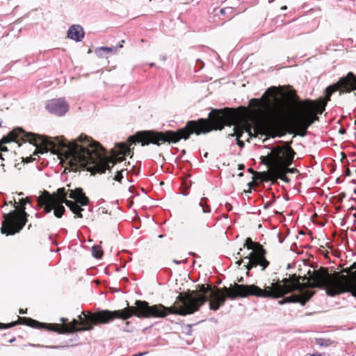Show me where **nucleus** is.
<instances>
[{
	"label": "nucleus",
	"instance_id": "nucleus-32",
	"mask_svg": "<svg viewBox=\"0 0 356 356\" xmlns=\"http://www.w3.org/2000/svg\"><path fill=\"white\" fill-rule=\"evenodd\" d=\"M149 65H150V67H153L154 65V63H150Z\"/></svg>",
	"mask_w": 356,
	"mask_h": 356
},
{
	"label": "nucleus",
	"instance_id": "nucleus-5",
	"mask_svg": "<svg viewBox=\"0 0 356 356\" xmlns=\"http://www.w3.org/2000/svg\"><path fill=\"white\" fill-rule=\"evenodd\" d=\"M15 209L11 211L8 213H3L1 232L3 234L14 235L19 232L27 222L29 214L26 212L25 206L30 202L27 198H21L17 202L16 200H13Z\"/></svg>",
	"mask_w": 356,
	"mask_h": 356
},
{
	"label": "nucleus",
	"instance_id": "nucleus-34",
	"mask_svg": "<svg viewBox=\"0 0 356 356\" xmlns=\"http://www.w3.org/2000/svg\"><path fill=\"white\" fill-rule=\"evenodd\" d=\"M208 155V153H205L204 156L207 157Z\"/></svg>",
	"mask_w": 356,
	"mask_h": 356
},
{
	"label": "nucleus",
	"instance_id": "nucleus-26",
	"mask_svg": "<svg viewBox=\"0 0 356 356\" xmlns=\"http://www.w3.org/2000/svg\"><path fill=\"white\" fill-rule=\"evenodd\" d=\"M220 12L221 14L224 15L225 13V9L222 8L220 10Z\"/></svg>",
	"mask_w": 356,
	"mask_h": 356
},
{
	"label": "nucleus",
	"instance_id": "nucleus-16",
	"mask_svg": "<svg viewBox=\"0 0 356 356\" xmlns=\"http://www.w3.org/2000/svg\"><path fill=\"white\" fill-rule=\"evenodd\" d=\"M17 324V322H14L8 324H3L0 323V329H8L10 328Z\"/></svg>",
	"mask_w": 356,
	"mask_h": 356
},
{
	"label": "nucleus",
	"instance_id": "nucleus-21",
	"mask_svg": "<svg viewBox=\"0 0 356 356\" xmlns=\"http://www.w3.org/2000/svg\"><path fill=\"white\" fill-rule=\"evenodd\" d=\"M312 356H327V355H326L325 353H314L312 355Z\"/></svg>",
	"mask_w": 356,
	"mask_h": 356
},
{
	"label": "nucleus",
	"instance_id": "nucleus-38",
	"mask_svg": "<svg viewBox=\"0 0 356 356\" xmlns=\"http://www.w3.org/2000/svg\"><path fill=\"white\" fill-rule=\"evenodd\" d=\"M355 172H356V170H355Z\"/></svg>",
	"mask_w": 356,
	"mask_h": 356
},
{
	"label": "nucleus",
	"instance_id": "nucleus-25",
	"mask_svg": "<svg viewBox=\"0 0 356 356\" xmlns=\"http://www.w3.org/2000/svg\"><path fill=\"white\" fill-rule=\"evenodd\" d=\"M244 168V165L243 164L238 165V170H243Z\"/></svg>",
	"mask_w": 356,
	"mask_h": 356
},
{
	"label": "nucleus",
	"instance_id": "nucleus-31",
	"mask_svg": "<svg viewBox=\"0 0 356 356\" xmlns=\"http://www.w3.org/2000/svg\"><path fill=\"white\" fill-rule=\"evenodd\" d=\"M346 173H347V175H350V170H349V169H348V170H347Z\"/></svg>",
	"mask_w": 356,
	"mask_h": 356
},
{
	"label": "nucleus",
	"instance_id": "nucleus-7",
	"mask_svg": "<svg viewBox=\"0 0 356 356\" xmlns=\"http://www.w3.org/2000/svg\"><path fill=\"white\" fill-rule=\"evenodd\" d=\"M248 250H252L250 254L244 257L247 260V264L244 266L247 269V275L249 270L258 266L261 267V270H265L269 265V262L265 258L266 250L258 243H254L250 238H247L243 245Z\"/></svg>",
	"mask_w": 356,
	"mask_h": 356
},
{
	"label": "nucleus",
	"instance_id": "nucleus-12",
	"mask_svg": "<svg viewBox=\"0 0 356 356\" xmlns=\"http://www.w3.org/2000/svg\"><path fill=\"white\" fill-rule=\"evenodd\" d=\"M207 198L203 197L200 199V201L198 204V207L202 209V211L204 213H209L211 212V207L207 204Z\"/></svg>",
	"mask_w": 356,
	"mask_h": 356
},
{
	"label": "nucleus",
	"instance_id": "nucleus-33",
	"mask_svg": "<svg viewBox=\"0 0 356 356\" xmlns=\"http://www.w3.org/2000/svg\"><path fill=\"white\" fill-rule=\"evenodd\" d=\"M243 174L242 172H241V173L238 175V176H243Z\"/></svg>",
	"mask_w": 356,
	"mask_h": 356
},
{
	"label": "nucleus",
	"instance_id": "nucleus-30",
	"mask_svg": "<svg viewBox=\"0 0 356 356\" xmlns=\"http://www.w3.org/2000/svg\"><path fill=\"white\" fill-rule=\"evenodd\" d=\"M174 262L176 263V264H180L181 263V261H177V260H174Z\"/></svg>",
	"mask_w": 356,
	"mask_h": 356
},
{
	"label": "nucleus",
	"instance_id": "nucleus-6",
	"mask_svg": "<svg viewBox=\"0 0 356 356\" xmlns=\"http://www.w3.org/2000/svg\"><path fill=\"white\" fill-rule=\"evenodd\" d=\"M326 103L308 101L305 107L296 115L293 118L295 124L300 129L305 131L313 122L318 120L315 115L321 114L325 110Z\"/></svg>",
	"mask_w": 356,
	"mask_h": 356
},
{
	"label": "nucleus",
	"instance_id": "nucleus-14",
	"mask_svg": "<svg viewBox=\"0 0 356 356\" xmlns=\"http://www.w3.org/2000/svg\"><path fill=\"white\" fill-rule=\"evenodd\" d=\"M234 133L229 134V136L232 137V136H236L238 145H239L240 147H243L244 143L242 140H239V138L241 137V134L238 133V127L236 126H234Z\"/></svg>",
	"mask_w": 356,
	"mask_h": 356
},
{
	"label": "nucleus",
	"instance_id": "nucleus-20",
	"mask_svg": "<svg viewBox=\"0 0 356 356\" xmlns=\"http://www.w3.org/2000/svg\"><path fill=\"white\" fill-rule=\"evenodd\" d=\"M236 127H238V133L239 134H241L243 133V129H246V131H250V129H247V127H246V124H243V125H236Z\"/></svg>",
	"mask_w": 356,
	"mask_h": 356
},
{
	"label": "nucleus",
	"instance_id": "nucleus-10",
	"mask_svg": "<svg viewBox=\"0 0 356 356\" xmlns=\"http://www.w3.org/2000/svg\"><path fill=\"white\" fill-rule=\"evenodd\" d=\"M67 37L76 42L81 41L84 37V31L80 25H72L67 31Z\"/></svg>",
	"mask_w": 356,
	"mask_h": 356
},
{
	"label": "nucleus",
	"instance_id": "nucleus-24",
	"mask_svg": "<svg viewBox=\"0 0 356 356\" xmlns=\"http://www.w3.org/2000/svg\"><path fill=\"white\" fill-rule=\"evenodd\" d=\"M60 321L63 323H66V322L67 321V318H60Z\"/></svg>",
	"mask_w": 356,
	"mask_h": 356
},
{
	"label": "nucleus",
	"instance_id": "nucleus-9",
	"mask_svg": "<svg viewBox=\"0 0 356 356\" xmlns=\"http://www.w3.org/2000/svg\"><path fill=\"white\" fill-rule=\"evenodd\" d=\"M46 108L49 112L60 116L63 115L69 109L64 99H51L47 102Z\"/></svg>",
	"mask_w": 356,
	"mask_h": 356
},
{
	"label": "nucleus",
	"instance_id": "nucleus-23",
	"mask_svg": "<svg viewBox=\"0 0 356 356\" xmlns=\"http://www.w3.org/2000/svg\"><path fill=\"white\" fill-rule=\"evenodd\" d=\"M0 150L1 151H7L8 149H7L6 147H5V146L3 147V146L1 145L0 146Z\"/></svg>",
	"mask_w": 356,
	"mask_h": 356
},
{
	"label": "nucleus",
	"instance_id": "nucleus-27",
	"mask_svg": "<svg viewBox=\"0 0 356 356\" xmlns=\"http://www.w3.org/2000/svg\"><path fill=\"white\" fill-rule=\"evenodd\" d=\"M15 341V338H13V339H10V340H9V342H10V343H13V341Z\"/></svg>",
	"mask_w": 356,
	"mask_h": 356
},
{
	"label": "nucleus",
	"instance_id": "nucleus-4",
	"mask_svg": "<svg viewBox=\"0 0 356 356\" xmlns=\"http://www.w3.org/2000/svg\"><path fill=\"white\" fill-rule=\"evenodd\" d=\"M291 143H286L283 146H275L270 151L261 157V163L270 168L268 172L269 179H280L286 182L289 179L286 176V173H294L296 168H289L292 164L296 152L291 147Z\"/></svg>",
	"mask_w": 356,
	"mask_h": 356
},
{
	"label": "nucleus",
	"instance_id": "nucleus-28",
	"mask_svg": "<svg viewBox=\"0 0 356 356\" xmlns=\"http://www.w3.org/2000/svg\"><path fill=\"white\" fill-rule=\"evenodd\" d=\"M161 59H162L163 60H166V56H162V57H161Z\"/></svg>",
	"mask_w": 356,
	"mask_h": 356
},
{
	"label": "nucleus",
	"instance_id": "nucleus-35",
	"mask_svg": "<svg viewBox=\"0 0 356 356\" xmlns=\"http://www.w3.org/2000/svg\"><path fill=\"white\" fill-rule=\"evenodd\" d=\"M286 6H284V7L282 8V9H286Z\"/></svg>",
	"mask_w": 356,
	"mask_h": 356
},
{
	"label": "nucleus",
	"instance_id": "nucleus-18",
	"mask_svg": "<svg viewBox=\"0 0 356 356\" xmlns=\"http://www.w3.org/2000/svg\"><path fill=\"white\" fill-rule=\"evenodd\" d=\"M29 346H33V347H44L43 346H41L40 344H33V343H29ZM44 347L47 348H53V349H57V348H60V346H47Z\"/></svg>",
	"mask_w": 356,
	"mask_h": 356
},
{
	"label": "nucleus",
	"instance_id": "nucleus-13",
	"mask_svg": "<svg viewBox=\"0 0 356 356\" xmlns=\"http://www.w3.org/2000/svg\"><path fill=\"white\" fill-rule=\"evenodd\" d=\"M92 256L96 259H100L103 254V251L100 246L94 245L92 248Z\"/></svg>",
	"mask_w": 356,
	"mask_h": 356
},
{
	"label": "nucleus",
	"instance_id": "nucleus-2",
	"mask_svg": "<svg viewBox=\"0 0 356 356\" xmlns=\"http://www.w3.org/2000/svg\"><path fill=\"white\" fill-rule=\"evenodd\" d=\"M209 300V308L213 310V289L211 286L202 285L200 291H188L185 294L180 293L172 307H167L163 305L149 306L145 301L136 300V306H129L115 311L102 310L96 313L86 314L83 312L79 316L80 322L74 319L71 323L60 327L58 324H47L40 323L33 319H29L31 327L45 328L60 334L74 332L90 331L94 325L108 323L115 318L127 320L132 316L138 318H164L168 314H175L181 316L191 314L197 311Z\"/></svg>",
	"mask_w": 356,
	"mask_h": 356
},
{
	"label": "nucleus",
	"instance_id": "nucleus-15",
	"mask_svg": "<svg viewBox=\"0 0 356 356\" xmlns=\"http://www.w3.org/2000/svg\"><path fill=\"white\" fill-rule=\"evenodd\" d=\"M124 172H127V169H122L121 170L118 171L116 175H115V177H114V179L115 181H117L120 182L122 179V177H123V173Z\"/></svg>",
	"mask_w": 356,
	"mask_h": 356
},
{
	"label": "nucleus",
	"instance_id": "nucleus-19",
	"mask_svg": "<svg viewBox=\"0 0 356 356\" xmlns=\"http://www.w3.org/2000/svg\"><path fill=\"white\" fill-rule=\"evenodd\" d=\"M236 127H238V133L239 134H241L243 133V129H246V131H250V129H247V127H246V124H243V125H236Z\"/></svg>",
	"mask_w": 356,
	"mask_h": 356
},
{
	"label": "nucleus",
	"instance_id": "nucleus-11",
	"mask_svg": "<svg viewBox=\"0 0 356 356\" xmlns=\"http://www.w3.org/2000/svg\"><path fill=\"white\" fill-rule=\"evenodd\" d=\"M122 47V45L107 47H101L96 49L95 52L99 57H104L106 54H114L118 51V48Z\"/></svg>",
	"mask_w": 356,
	"mask_h": 356
},
{
	"label": "nucleus",
	"instance_id": "nucleus-1",
	"mask_svg": "<svg viewBox=\"0 0 356 356\" xmlns=\"http://www.w3.org/2000/svg\"><path fill=\"white\" fill-rule=\"evenodd\" d=\"M209 118L210 121L203 118L188 121L185 127L177 131L139 132L136 136H130L127 143L116 145L117 155L113 159H108L105 155L104 149L99 143L83 134L72 142H68L63 137L53 138V154L58 155L62 161L70 166L72 170L77 171L86 168L88 171L104 173L110 169V163L113 166L116 162L122 161L124 156L130 155L131 157L130 147L136 143H142L143 146L150 143L158 145L165 142L175 143L181 139H188L193 134L200 135L213 129L222 130L225 125H234L236 120L235 113L227 108L213 109Z\"/></svg>",
	"mask_w": 356,
	"mask_h": 356
},
{
	"label": "nucleus",
	"instance_id": "nucleus-22",
	"mask_svg": "<svg viewBox=\"0 0 356 356\" xmlns=\"http://www.w3.org/2000/svg\"><path fill=\"white\" fill-rule=\"evenodd\" d=\"M243 262V259H241V260H238V261H236V264L237 265V266H239L241 265V264Z\"/></svg>",
	"mask_w": 356,
	"mask_h": 356
},
{
	"label": "nucleus",
	"instance_id": "nucleus-8",
	"mask_svg": "<svg viewBox=\"0 0 356 356\" xmlns=\"http://www.w3.org/2000/svg\"><path fill=\"white\" fill-rule=\"evenodd\" d=\"M350 92L352 90H356V77L352 72H349L346 76L342 77L334 85L329 86L326 89V95L329 99L331 95L337 91Z\"/></svg>",
	"mask_w": 356,
	"mask_h": 356
},
{
	"label": "nucleus",
	"instance_id": "nucleus-17",
	"mask_svg": "<svg viewBox=\"0 0 356 356\" xmlns=\"http://www.w3.org/2000/svg\"><path fill=\"white\" fill-rule=\"evenodd\" d=\"M316 341H317V343L321 346H327L328 345H330V342L328 340H325V339H316Z\"/></svg>",
	"mask_w": 356,
	"mask_h": 356
},
{
	"label": "nucleus",
	"instance_id": "nucleus-37",
	"mask_svg": "<svg viewBox=\"0 0 356 356\" xmlns=\"http://www.w3.org/2000/svg\"><path fill=\"white\" fill-rule=\"evenodd\" d=\"M277 115H280V113L277 111Z\"/></svg>",
	"mask_w": 356,
	"mask_h": 356
},
{
	"label": "nucleus",
	"instance_id": "nucleus-29",
	"mask_svg": "<svg viewBox=\"0 0 356 356\" xmlns=\"http://www.w3.org/2000/svg\"><path fill=\"white\" fill-rule=\"evenodd\" d=\"M19 313H20V314H24V313H25V312H24V311H23V309H21L19 310Z\"/></svg>",
	"mask_w": 356,
	"mask_h": 356
},
{
	"label": "nucleus",
	"instance_id": "nucleus-36",
	"mask_svg": "<svg viewBox=\"0 0 356 356\" xmlns=\"http://www.w3.org/2000/svg\"><path fill=\"white\" fill-rule=\"evenodd\" d=\"M353 193H354L355 194H356V189H355V190L353 191Z\"/></svg>",
	"mask_w": 356,
	"mask_h": 356
},
{
	"label": "nucleus",
	"instance_id": "nucleus-3",
	"mask_svg": "<svg viewBox=\"0 0 356 356\" xmlns=\"http://www.w3.org/2000/svg\"><path fill=\"white\" fill-rule=\"evenodd\" d=\"M89 200L83 193L82 188H78L74 191L65 188L58 189L56 194L50 195L48 192L38 198V205L44 209L45 213H48L54 209V216L58 218H61L65 211L62 205L65 203L70 210L76 214L78 218H83L81 212L83 211L78 204L86 206L88 204Z\"/></svg>",
	"mask_w": 356,
	"mask_h": 356
}]
</instances>
